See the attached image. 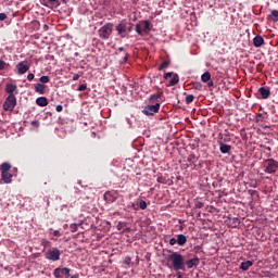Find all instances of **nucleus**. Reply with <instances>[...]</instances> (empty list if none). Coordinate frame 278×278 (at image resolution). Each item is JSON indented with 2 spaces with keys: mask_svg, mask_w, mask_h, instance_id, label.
Wrapping results in <instances>:
<instances>
[{
  "mask_svg": "<svg viewBox=\"0 0 278 278\" xmlns=\"http://www.w3.org/2000/svg\"><path fill=\"white\" fill-rule=\"evenodd\" d=\"M126 123H128V125H131V119H129V117H127Z\"/></svg>",
  "mask_w": 278,
  "mask_h": 278,
  "instance_id": "nucleus-47",
  "label": "nucleus"
},
{
  "mask_svg": "<svg viewBox=\"0 0 278 278\" xmlns=\"http://www.w3.org/2000/svg\"><path fill=\"white\" fill-rule=\"evenodd\" d=\"M170 77H173V73H170V72L165 73L164 79H170Z\"/></svg>",
  "mask_w": 278,
  "mask_h": 278,
  "instance_id": "nucleus-35",
  "label": "nucleus"
},
{
  "mask_svg": "<svg viewBox=\"0 0 278 278\" xmlns=\"http://www.w3.org/2000/svg\"><path fill=\"white\" fill-rule=\"evenodd\" d=\"M60 255H62V252L58 249H51L48 250L46 253V260H50V262H58L60 261Z\"/></svg>",
  "mask_w": 278,
  "mask_h": 278,
  "instance_id": "nucleus-6",
  "label": "nucleus"
},
{
  "mask_svg": "<svg viewBox=\"0 0 278 278\" xmlns=\"http://www.w3.org/2000/svg\"><path fill=\"white\" fill-rule=\"evenodd\" d=\"M207 86H208V88H212V86H214V83H213V81H210V83L207 84Z\"/></svg>",
  "mask_w": 278,
  "mask_h": 278,
  "instance_id": "nucleus-46",
  "label": "nucleus"
},
{
  "mask_svg": "<svg viewBox=\"0 0 278 278\" xmlns=\"http://www.w3.org/2000/svg\"><path fill=\"white\" fill-rule=\"evenodd\" d=\"M5 18H8V14L0 13V21H5Z\"/></svg>",
  "mask_w": 278,
  "mask_h": 278,
  "instance_id": "nucleus-37",
  "label": "nucleus"
},
{
  "mask_svg": "<svg viewBox=\"0 0 278 278\" xmlns=\"http://www.w3.org/2000/svg\"><path fill=\"white\" fill-rule=\"evenodd\" d=\"M54 8L60 7V0H48Z\"/></svg>",
  "mask_w": 278,
  "mask_h": 278,
  "instance_id": "nucleus-30",
  "label": "nucleus"
},
{
  "mask_svg": "<svg viewBox=\"0 0 278 278\" xmlns=\"http://www.w3.org/2000/svg\"><path fill=\"white\" fill-rule=\"evenodd\" d=\"M77 227H78L77 224H72V225L70 226V229H71L72 233H75V232L77 231Z\"/></svg>",
  "mask_w": 278,
  "mask_h": 278,
  "instance_id": "nucleus-31",
  "label": "nucleus"
},
{
  "mask_svg": "<svg viewBox=\"0 0 278 278\" xmlns=\"http://www.w3.org/2000/svg\"><path fill=\"white\" fill-rule=\"evenodd\" d=\"M253 266V262L251 261H245V262H242L241 265H240V268L241 270H249V268Z\"/></svg>",
  "mask_w": 278,
  "mask_h": 278,
  "instance_id": "nucleus-19",
  "label": "nucleus"
},
{
  "mask_svg": "<svg viewBox=\"0 0 278 278\" xmlns=\"http://www.w3.org/2000/svg\"><path fill=\"white\" fill-rule=\"evenodd\" d=\"M45 85L42 84H36L35 85V91L38 92L39 94H45Z\"/></svg>",
  "mask_w": 278,
  "mask_h": 278,
  "instance_id": "nucleus-21",
  "label": "nucleus"
},
{
  "mask_svg": "<svg viewBox=\"0 0 278 278\" xmlns=\"http://www.w3.org/2000/svg\"><path fill=\"white\" fill-rule=\"evenodd\" d=\"M11 168H12V165H10L9 163H2L1 173H9Z\"/></svg>",
  "mask_w": 278,
  "mask_h": 278,
  "instance_id": "nucleus-24",
  "label": "nucleus"
},
{
  "mask_svg": "<svg viewBox=\"0 0 278 278\" xmlns=\"http://www.w3.org/2000/svg\"><path fill=\"white\" fill-rule=\"evenodd\" d=\"M114 28V25L112 23H108L104 26H102L99 30L98 34L102 40H108L110 36H112V29Z\"/></svg>",
  "mask_w": 278,
  "mask_h": 278,
  "instance_id": "nucleus-3",
  "label": "nucleus"
},
{
  "mask_svg": "<svg viewBox=\"0 0 278 278\" xmlns=\"http://www.w3.org/2000/svg\"><path fill=\"white\" fill-rule=\"evenodd\" d=\"M135 31L139 36H143V34H149V31H151V24L149 23V21H142L136 25Z\"/></svg>",
  "mask_w": 278,
  "mask_h": 278,
  "instance_id": "nucleus-4",
  "label": "nucleus"
},
{
  "mask_svg": "<svg viewBox=\"0 0 278 278\" xmlns=\"http://www.w3.org/2000/svg\"><path fill=\"white\" fill-rule=\"evenodd\" d=\"M169 244H170V247H175V244H177V239L172 238V239L169 240Z\"/></svg>",
  "mask_w": 278,
  "mask_h": 278,
  "instance_id": "nucleus-34",
  "label": "nucleus"
},
{
  "mask_svg": "<svg viewBox=\"0 0 278 278\" xmlns=\"http://www.w3.org/2000/svg\"><path fill=\"white\" fill-rule=\"evenodd\" d=\"M116 31L119 34L122 38H125L127 34V25L121 23L116 26Z\"/></svg>",
  "mask_w": 278,
  "mask_h": 278,
  "instance_id": "nucleus-10",
  "label": "nucleus"
},
{
  "mask_svg": "<svg viewBox=\"0 0 278 278\" xmlns=\"http://www.w3.org/2000/svg\"><path fill=\"white\" fill-rule=\"evenodd\" d=\"M16 85L9 84L7 85L5 90L8 94H14V92H16Z\"/></svg>",
  "mask_w": 278,
  "mask_h": 278,
  "instance_id": "nucleus-18",
  "label": "nucleus"
},
{
  "mask_svg": "<svg viewBox=\"0 0 278 278\" xmlns=\"http://www.w3.org/2000/svg\"><path fill=\"white\" fill-rule=\"evenodd\" d=\"M253 45L254 47L258 48L262 47V45H264V37L263 36H256L253 39Z\"/></svg>",
  "mask_w": 278,
  "mask_h": 278,
  "instance_id": "nucleus-16",
  "label": "nucleus"
},
{
  "mask_svg": "<svg viewBox=\"0 0 278 278\" xmlns=\"http://www.w3.org/2000/svg\"><path fill=\"white\" fill-rule=\"evenodd\" d=\"M1 177L4 184H12V174L10 172H1Z\"/></svg>",
  "mask_w": 278,
  "mask_h": 278,
  "instance_id": "nucleus-11",
  "label": "nucleus"
},
{
  "mask_svg": "<svg viewBox=\"0 0 278 278\" xmlns=\"http://www.w3.org/2000/svg\"><path fill=\"white\" fill-rule=\"evenodd\" d=\"M55 278H70L71 277V269L68 267L63 268H55L53 273Z\"/></svg>",
  "mask_w": 278,
  "mask_h": 278,
  "instance_id": "nucleus-7",
  "label": "nucleus"
},
{
  "mask_svg": "<svg viewBox=\"0 0 278 278\" xmlns=\"http://www.w3.org/2000/svg\"><path fill=\"white\" fill-rule=\"evenodd\" d=\"M170 63L168 61H164L160 66L159 71H163V68H166Z\"/></svg>",
  "mask_w": 278,
  "mask_h": 278,
  "instance_id": "nucleus-28",
  "label": "nucleus"
},
{
  "mask_svg": "<svg viewBox=\"0 0 278 278\" xmlns=\"http://www.w3.org/2000/svg\"><path fill=\"white\" fill-rule=\"evenodd\" d=\"M128 58L129 56L126 54L125 58H124V61L127 62Z\"/></svg>",
  "mask_w": 278,
  "mask_h": 278,
  "instance_id": "nucleus-48",
  "label": "nucleus"
},
{
  "mask_svg": "<svg viewBox=\"0 0 278 278\" xmlns=\"http://www.w3.org/2000/svg\"><path fill=\"white\" fill-rule=\"evenodd\" d=\"M160 93H155V94H153V96H151V99H153V100H157V99H160Z\"/></svg>",
  "mask_w": 278,
  "mask_h": 278,
  "instance_id": "nucleus-42",
  "label": "nucleus"
},
{
  "mask_svg": "<svg viewBox=\"0 0 278 278\" xmlns=\"http://www.w3.org/2000/svg\"><path fill=\"white\" fill-rule=\"evenodd\" d=\"M125 231H131V228L130 227H125L124 230H123V233H125Z\"/></svg>",
  "mask_w": 278,
  "mask_h": 278,
  "instance_id": "nucleus-45",
  "label": "nucleus"
},
{
  "mask_svg": "<svg viewBox=\"0 0 278 278\" xmlns=\"http://www.w3.org/2000/svg\"><path fill=\"white\" fill-rule=\"evenodd\" d=\"M187 160L192 164L194 162V154H190Z\"/></svg>",
  "mask_w": 278,
  "mask_h": 278,
  "instance_id": "nucleus-36",
  "label": "nucleus"
},
{
  "mask_svg": "<svg viewBox=\"0 0 278 278\" xmlns=\"http://www.w3.org/2000/svg\"><path fill=\"white\" fill-rule=\"evenodd\" d=\"M142 112L146 114V116H153V114H157L160 112V103L148 105Z\"/></svg>",
  "mask_w": 278,
  "mask_h": 278,
  "instance_id": "nucleus-8",
  "label": "nucleus"
},
{
  "mask_svg": "<svg viewBox=\"0 0 278 278\" xmlns=\"http://www.w3.org/2000/svg\"><path fill=\"white\" fill-rule=\"evenodd\" d=\"M53 236H54L55 238H60V236H62V233L60 232V230H54V231H53Z\"/></svg>",
  "mask_w": 278,
  "mask_h": 278,
  "instance_id": "nucleus-39",
  "label": "nucleus"
},
{
  "mask_svg": "<svg viewBox=\"0 0 278 278\" xmlns=\"http://www.w3.org/2000/svg\"><path fill=\"white\" fill-rule=\"evenodd\" d=\"M187 268H194V266H199V258H191L186 262Z\"/></svg>",
  "mask_w": 278,
  "mask_h": 278,
  "instance_id": "nucleus-17",
  "label": "nucleus"
},
{
  "mask_svg": "<svg viewBox=\"0 0 278 278\" xmlns=\"http://www.w3.org/2000/svg\"><path fill=\"white\" fill-rule=\"evenodd\" d=\"M263 166L265 168V173L268 175H273L274 173H277L278 163L274 159H267L263 163Z\"/></svg>",
  "mask_w": 278,
  "mask_h": 278,
  "instance_id": "nucleus-2",
  "label": "nucleus"
},
{
  "mask_svg": "<svg viewBox=\"0 0 278 278\" xmlns=\"http://www.w3.org/2000/svg\"><path fill=\"white\" fill-rule=\"evenodd\" d=\"M201 79L203 84H207V81L212 79V74H210V72H205L204 74H202Z\"/></svg>",
  "mask_w": 278,
  "mask_h": 278,
  "instance_id": "nucleus-23",
  "label": "nucleus"
},
{
  "mask_svg": "<svg viewBox=\"0 0 278 278\" xmlns=\"http://www.w3.org/2000/svg\"><path fill=\"white\" fill-rule=\"evenodd\" d=\"M3 68H5V63L0 60V71H3Z\"/></svg>",
  "mask_w": 278,
  "mask_h": 278,
  "instance_id": "nucleus-41",
  "label": "nucleus"
},
{
  "mask_svg": "<svg viewBox=\"0 0 278 278\" xmlns=\"http://www.w3.org/2000/svg\"><path fill=\"white\" fill-rule=\"evenodd\" d=\"M139 207H140V210H147V202L144 200H140Z\"/></svg>",
  "mask_w": 278,
  "mask_h": 278,
  "instance_id": "nucleus-29",
  "label": "nucleus"
},
{
  "mask_svg": "<svg viewBox=\"0 0 278 278\" xmlns=\"http://www.w3.org/2000/svg\"><path fill=\"white\" fill-rule=\"evenodd\" d=\"M39 81H40L41 84H49V81H50L49 76H41V77L39 78Z\"/></svg>",
  "mask_w": 278,
  "mask_h": 278,
  "instance_id": "nucleus-26",
  "label": "nucleus"
},
{
  "mask_svg": "<svg viewBox=\"0 0 278 278\" xmlns=\"http://www.w3.org/2000/svg\"><path fill=\"white\" fill-rule=\"evenodd\" d=\"M167 262L170 264V268L174 270H186V261L184 260V255L178 252H173L168 255Z\"/></svg>",
  "mask_w": 278,
  "mask_h": 278,
  "instance_id": "nucleus-1",
  "label": "nucleus"
},
{
  "mask_svg": "<svg viewBox=\"0 0 278 278\" xmlns=\"http://www.w3.org/2000/svg\"><path fill=\"white\" fill-rule=\"evenodd\" d=\"M64 110V106H62V105H56V112H62Z\"/></svg>",
  "mask_w": 278,
  "mask_h": 278,
  "instance_id": "nucleus-43",
  "label": "nucleus"
},
{
  "mask_svg": "<svg viewBox=\"0 0 278 278\" xmlns=\"http://www.w3.org/2000/svg\"><path fill=\"white\" fill-rule=\"evenodd\" d=\"M33 127H40V123L38 121L31 122Z\"/></svg>",
  "mask_w": 278,
  "mask_h": 278,
  "instance_id": "nucleus-40",
  "label": "nucleus"
},
{
  "mask_svg": "<svg viewBox=\"0 0 278 278\" xmlns=\"http://www.w3.org/2000/svg\"><path fill=\"white\" fill-rule=\"evenodd\" d=\"M124 264L129 266V264H131V257L130 256H126L125 260H124Z\"/></svg>",
  "mask_w": 278,
  "mask_h": 278,
  "instance_id": "nucleus-33",
  "label": "nucleus"
},
{
  "mask_svg": "<svg viewBox=\"0 0 278 278\" xmlns=\"http://www.w3.org/2000/svg\"><path fill=\"white\" fill-rule=\"evenodd\" d=\"M268 21L273 23H278V10H271L270 14L268 15Z\"/></svg>",
  "mask_w": 278,
  "mask_h": 278,
  "instance_id": "nucleus-15",
  "label": "nucleus"
},
{
  "mask_svg": "<svg viewBox=\"0 0 278 278\" xmlns=\"http://www.w3.org/2000/svg\"><path fill=\"white\" fill-rule=\"evenodd\" d=\"M34 77H35V75L31 74V73H29V74L27 75L28 81H34Z\"/></svg>",
  "mask_w": 278,
  "mask_h": 278,
  "instance_id": "nucleus-38",
  "label": "nucleus"
},
{
  "mask_svg": "<svg viewBox=\"0 0 278 278\" xmlns=\"http://www.w3.org/2000/svg\"><path fill=\"white\" fill-rule=\"evenodd\" d=\"M16 108V97L14 94H9L3 103V110L5 112H12Z\"/></svg>",
  "mask_w": 278,
  "mask_h": 278,
  "instance_id": "nucleus-5",
  "label": "nucleus"
},
{
  "mask_svg": "<svg viewBox=\"0 0 278 278\" xmlns=\"http://www.w3.org/2000/svg\"><path fill=\"white\" fill-rule=\"evenodd\" d=\"M186 103L190 104L192 103V101H194V96L193 94H189L186 97L185 99Z\"/></svg>",
  "mask_w": 278,
  "mask_h": 278,
  "instance_id": "nucleus-27",
  "label": "nucleus"
},
{
  "mask_svg": "<svg viewBox=\"0 0 278 278\" xmlns=\"http://www.w3.org/2000/svg\"><path fill=\"white\" fill-rule=\"evenodd\" d=\"M125 227H127V223H125V222H118V224H117V230H118V231H124V230H125Z\"/></svg>",
  "mask_w": 278,
  "mask_h": 278,
  "instance_id": "nucleus-25",
  "label": "nucleus"
},
{
  "mask_svg": "<svg viewBox=\"0 0 278 278\" xmlns=\"http://www.w3.org/2000/svg\"><path fill=\"white\" fill-rule=\"evenodd\" d=\"M124 50H125V48H123V47L118 48V51H124Z\"/></svg>",
  "mask_w": 278,
  "mask_h": 278,
  "instance_id": "nucleus-49",
  "label": "nucleus"
},
{
  "mask_svg": "<svg viewBox=\"0 0 278 278\" xmlns=\"http://www.w3.org/2000/svg\"><path fill=\"white\" fill-rule=\"evenodd\" d=\"M88 88V86L87 85H85V84H83V85H80L79 87H78V92H84V90H86Z\"/></svg>",
  "mask_w": 278,
  "mask_h": 278,
  "instance_id": "nucleus-32",
  "label": "nucleus"
},
{
  "mask_svg": "<svg viewBox=\"0 0 278 278\" xmlns=\"http://www.w3.org/2000/svg\"><path fill=\"white\" fill-rule=\"evenodd\" d=\"M258 92L262 96V99H268V97H270V89H266L265 87H261Z\"/></svg>",
  "mask_w": 278,
  "mask_h": 278,
  "instance_id": "nucleus-14",
  "label": "nucleus"
},
{
  "mask_svg": "<svg viewBox=\"0 0 278 278\" xmlns=\"http://www.w3.org/2000/svg\"><path fill=\"white\" fill-rule=\"evenodd\" d=\"M18 75H25L29 71V63L27 61H22L16 65Z\"/></svg>",
  "mask_w": 278,
  "mask_h": 278,
  "instance_id": "nucleus-9",
  "label": "nucleus"
},
{
  "mask_svg": "<svg viewBox=\"0 0 278 278\" xmlns=\"http://www.w3.org/2000/svg\"><path fill=\"white\" fill-rule=\"evenodd\" d=\"M36 103L39 108H47V105H49V100L45 97H39L37 98Z\"/></svg>",
  "mask_w": 278,
  "mask_h": 278,
  "instance_id": "nucleus-12",
  "label": "nucleus"
},
{
  "mask_svg": "<svg viewBox=\"0 0 278 278\" xmlns=\"http://www.w3.org/2000/svg\"><path fill=\"white\" fill-rule=\"evenodd\" d=\"M176 241L178 247H184L188 242V238L185 235H177Z\"/></svg>",
  "mask_w": 278,
  "mask_h": 278,
  "instance_id": "nucleus-13",
  "label": "nucleus"
},
{
  "mask_svg": "<svg viewBox=\"0 0 278 278\" xmlns=\"http://www.w3.org/2000/svg\"><path fill=\"white\" fill-rule=\"evenodd\" d=\"M177 84H179V75L173 74L169 80V86H177Z\"/></svg>",
  "mask_w": 278,
  "mask_h": 278,
  "instance_id": "nucleus-20",
  "label": "nucleus"
},
{
  "mask_svg": "<svg viewBox=\"0 0 278 278\" xmlns=\"http://www.w3.org/2000/svg\"><path fill=\"white\" fill-rule=\"evenodd\" d=\"M79 79V75L78 74H75L74 76H73V81H77Z\"/></svg>",
  "mask_w": 278,
  "mask_h": 278,
  "instance_id": "nucleus-44",
  "label": "nucleus"
},
{
  "mask_svg": "<svg viewBox=\"0 0 278 278\" xmlns=\"http://www.w3.org/2000/svg\"><path fill=\"white\" fill-rule=\"evenodd\" d=\"M219 150H220V153H224V154L228 153L229 151H231V146L222 143L219 147Z\"/></svg>",
  "mask_w": 278,
  "mask_h": 278,
  "instance_id": "nucleus-22",
  "label": "nucleus"
}]
</instances>
